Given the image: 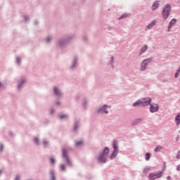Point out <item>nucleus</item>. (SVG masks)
<instances>
[{"label":"nucleus","mask_w":180,"mask_h":180,"mask_svg":"<svg viewBox=\"0 0 180 180\" xmlns=\"http://www.w3.org/2000/svg\"><path fill=\"white\" fill-rule=\"evenodd\" d=\"M110 108L111 107L110 105L106 104L101 105L97 108V113H98V115H109V110H108V109Z\"/></svg>","instance_id":"7"},{"label":"nucleus","mask_w":180,"mask_h":180,"mask_svg":"<svg viewBox=\"0 0 180 180\" xmlns=\"http://www.w3.org/2000/svg\"><path fill=\"white\" fill-rule=\"evenodd\" d=\"M34 142L36 143L37 144H39V139L34 138Z\"/></svg>","instance_id":"27"},{"label":"nucleus","mask_w":180,"mask_h":180,"mask_svg":"<svg viewBox=\"0 0 180 180\" xmlns=\"http://www.w3.org/2000/svg\"><path fill=\"white\" fill-rule=\"evenodd\" d=\"M115 58L112 56L108 62V65H111L112 68H115Z\"/></svg>","instance_id":"15"},{"label":"nucleus","mask_w":180,"mask_h":180,"mask_svg":"<svg viewBox=\"0 0 180 180\" xmlns=\"http://www.w3.org/2000/svg\"><path fill=\"white\" fill-rule=\"evenodd\" d=\"M84 144V142L82 141H79L75 142L76 147H81Z\"/></svg>","instance_id":"21"},{"label":"nucleus","mask_w":180,"mask_h":180,"mask_svg":"<svg viewBox=\"0 0 180 180\" xmlns=\"http://www.w3.org/2000/svg\"><path fill=\"white\" fill-rule=\"evenodd\" d=\"M155 25H157V20H152L150 23L148 24V26L145 28V30H151V29H153V27H154Z\"/></svg>","instance_id":"12"},{"label":"nucleus","mask_w":180,"mask_h":180,"mask_svg":"<svg viewBox=\"0 0 180 180\" xmlns=\"http://www.w3.org/2000/svg\"><path fill=\"white\" fill-rule=\"evenodd\" d=\"M51 40V38L50 37L46 38L47 43H49V41H50Z\"/></svg>","instance_id":"32"},{"label":"nucleus","mask_w":180,"mask_h":180,"mask_svg":"<svg viewBox=\"0 0 180 180\" xmlns=\"http://www.w3.org/2000/svg\"><path fill=\"white\" fill-rule=\"evenodd\" d=\"M151 158V153H147L145 155V160L146 161H150V159Z\"/></svg>","instance_id":"20"},{"label":"nucleus","mask_w":180,"mask_h":180,"mask_svg":"<svg viewBox=\"0 0 180 180\" xmlns=\"http://www.w3.org/2000/svg\"><path fill=\"white\" fill-rule=\"evenodd\" d=\"M113 151L110 156V160H113L119 155V143L116 141L112 142Z\"/></svg>","instance_id":"4"},{"label":"nucleus","mask_w":180,"mask_h":180,"mask_svg":"<svg viewBox=\"0 0 180 180\" xmlns=\"http://www.w3.org/2000/svg\"><path fill=\"white\" fill-rule=\"evenodd\" d=\"M143 122V118H137L134 121L132 122V126H137V124H140Z\"/></svg>","instance_id":"14"},{"label":"nucleus","mask_w":180,"mask_h":180,"mask_svg":"<svg viewBox=\"0 0 180 180\" xmlns=\"http://www.w3.org/2000/svg\"><path fill=\"white\" fill-rule=\"evenodd\" d=\"M148 50V45L144 44L143 46L141 47L139 52V56H143V54L147 52Z\"/></svg>","instance_id":"10"},{"label":"nucleus","mask_w":180,"mask_h":180,"mask_svg":"<svg viewBox=\"0 0 180 180\" xmlns=\"http://www.w3.org/2000/svg\"><path fill=\"white\" fill-rule=\"evenodd\" d=\"M0 174H2V171L0 170Z\"/></svg>","instance_id":"39"},{"label":"nucleus","mask_w":180,"mask_h":180,"mask_svg":"<svg viewBox=\"0 0 180 180\" xmlns=\"http://www.w3.org/2000/svg\"><path fill=\"white\" fill-rule=\"evenodd\" d=\"M20 177H19V176H17L16 177H15V180H20Z\"/></svg>","instance_id":"34"},{"label":"nucleus","mask_w":180,"mask_h":180,"mask_svg":"<svg viewBox=\"0 0 180 180\" xmlns=\"http://www.w3.org/2000/svg\"><path fill=\"white\" fill-rule=\"evenodd\" d=\"M50 162H51V164H54V162H56V160H54V158H51Z\"/></svg>","instance_id":"25"},{"label":"nucleus","mask_w":180,"mask_h":180,"mask_svg":"<svg viewBox=\"0 0 180 180\" xmlns=\"http://www.w3.org/2000/svg\"><path fill=\"white\" fill-rule=\"evenodd\" d=\"M160 1H155L153 2V4H152V11H157V9H158V8H160Z\"/></svg>","instance_id":"11"},{"label":"nucleus","mask_w":180,"mask_h":180,"mask_svg":"<svg viewBox=\"0 0 180 180\" xmlns=\"http://www.w3.org/2000/svg\"><path fill=\"white\" fill-rule=\"evenodd\" d=\"M176 158L178 160H179V158H180V150L177 153V155H176Z\"/></svg>","instance_id":"30"},{"label":"nucleus","mask_w":180,"mask_h":180,"mask_svg":"<svg viewBox=\"0 0 180 180\" xmlns=\"http://www.w3.org/2000/svg\"><path fill=\"white\" fill-rule=\"evenodd\" d=\"M150 101H151V98L150 97L142 98L141 99H139L136 102L133 103L132 106L134 108H139L141 106L143 108H147V106L150 105Z\"/></svg>","instance_id":"2"},{"label":"nucleus","mask_w":180,"mask_h":180,"mask_svg":"<svg viewBox=\"0 0 180 180\" xmlns=\"http://www.w3.org/2000/svg\"><path fill=\"white\" fill-rule=\"evenodd\" d=\"M161 150H164V147L162 146H158L155 148L154 151H155V153H160V151H161Z\"/></svg>","instance_id":"18"},{"label":"nucleus","mask_w":180,"mask_h":180,"mask_svg":"<svg viewBox=\"0 0 180 180\" xmlns=\"http://www.w3.org/2000/svg\"><path fill=\"white\" fill-rule=\"evenodd\" d=\"M167 180H171V176H167Z\"/></svg>","instance_id":"36"},{"label":"nucleus","mask_w":180,"mask_h":180,"mask_svg":"<svg viewBox=\"0 0 180 180\" xmlns=\"http://www.w3.org/2000/svg\"><path fill=\"white\" fill-rule=\"evenodd\" d=\"M44 144L47 145V142H44Z\"/></svg>","instance_id":"37"},{"label":"nucleus","mask_w":180,"mask_h":180,"mask_svg":"<svg viewBox=\"0 0 180 180\" xmlns=\"http://www.w3.org/2000/svg\"><path fill=\"white\" fill-rule=\"evenodd\" d=\"M54 94L55 95H60V91H58V89L56 87L53 88Z\"/></svg>","instance_id":"22"},{"label":"nucleus","mask_w":180,"mask_h":180,"mask_svg":"<svg viewBox=\"0 0 180 180\" xmlns=\"http://www.w3.org/2000/svg\"><path fill=\"white\" fill-rule=\"evenodd\" d=\"M169 15H171V4H166L162 11V16L164 20H167V19H168L169 17Z\"/></svg>","instance_id":"3"},{"label":"nucleus","mask_w":180,"mask_h":180,"mask_svg":"<svg viewBox=\"0 0 180 180\" xmlns=\"http://www.w3.org/2000/svg\"><path fill=\"white\" fill-rule=\"evenodd\" d=\"M18 88H20V85L18 86Z\"/></svg>","instance_id":"40"},{"label":"nucleus","mask_w":180,"mask_h":180,"mask_svg":"<svg viewBox=\"0 0 180 180\" xmlns=\"http://www.w3.org/2000/svg\"><path fill=\"white\" fill-rule=\"evenodd\" d=\"M1 86H2V84H1V83H0V88H1Z\"/></svg>","instance_id":"38"},{"label":"nucleus","mask_w":180,"mask_h":180,"mask_svg":"<svg viewBox=\"0 0 180 180\" xmlns=\"http://www.w3.org/2000/svg\"><path fill=\"white\" fill-rule=\"evenodd\" d=\"M51 180H55V179H56V177L54 176V174H53V172H51Z\"/></svg>","instance_id":"29"},{"label":"nucleus","mask_w":180,"mask_h":180,"mask_svg":"<svg viewBox=\"0 0 180 180\" xmlns=\"http://www.w3.org/2000/svg\"><path fill=\"white\" fill-rule=\"evenodd\" d=\"M164 172L162 171H155L148 174L149 180H155L162 177Z\"/></svg>","instance_id":"6"},{"label":"nucleus","mask_w":180,"mask_h":180,"mask_svg":"<svg viewBox=\"0 0 180 180\" xmlns=\"http://www.w3.org/2000/svg\"><path fill=\"white\" fill-rule=\"evenodd\" d=\"M60 169H61V171H64L65 169V166H64V165H61Z\"/></svg>","instance_id":"28"},{"label":"nucleus","mask_w":180,"mask_h":180,"mask_svg":"<svg viewBox=\"0 0 180 180\" xmlns=\"http://www.w3.org/2000/svg\"><path fill=\"white\" fill-rule=\"evenodd\" d=\"M16 63H17L18 64H19V63H20V58H16Z\"/></svg>","instance_id":"31"},{"label":"nucleus","mask_w":180,"mask_h":180,"mask_svg":"<svg viewBox=\"0 0 180 180\" xmlns=\"http://www.w3.org/2000/svg\"><path fill=\"white\" fill-rule=\"evenodd\" d=\"M176 18H172L170 22H169V25L167 27V32H171V30L172 29V27H174V26H175L176 25Z\"/></svg>","instance_id":"9"},{"label":"nucleus","mask_w":180,"mask_h":180,"mask_svg":"<svg viewBox=\"0 0 180 180\" xmlns=\"http://www.w3.org/2000/svg\"><path fill=\"white\" fill-rule=\"evenodd\" d=\"M151 63H153V58H148L142 60L141 63L140 71L144 72L146 71V70H148V65H150Z\"/></svg>","instance_id":"5"},{"label":"nucleus","mask_w":180,"mask_h":180,"mask_svg":"<svg viewBox=\"0 0 180 180\" xmlns=\"http://www.w3.org/2000/svg\"><path fill=\"white\" fill-rule=\"evenodd\" d=\"M109 32H113L115 27H112V26H108L106 28Z\"/></svg>","instance_id":"23"},{"label":"nucleus","mask_w":180,"mask_h":180,"mask_svg":"<svg viewBox=\"0 0 180 180\" xmlns=\"http://www.w3.org/2000/svg\"><path fill=\"white\" fill-rule=\"evenodd\" d=\"M176 126H179L180 124V112L175 117Z\"/></svg>","instance_id":"16"},{"label":"nucleus","mask_w":180,"mask_h":180,"mask_svg":"<svg viewBox=\"0 0 180 180\" xmlns=\"http://www.w3.org/2000/svg\"><path fill=\"white\" fill-rule=\"evenodd\" d=\"M151 169V168L148 166H146L143 169V175H147L148 174V172Z\"/></svg>","instance_id":"17"},{"label":"nucleus","mask_w":180,"mask_h":180,"mask_svg":"<svg viewBox=\"0 0 180 180\" xmlns=\"http://www.w3.org/2000/svg\"><path fill=\"white\" fill-rule=\"evenodd\" d=\"M4 148V146L2 145H0V150L2 151V149Z\"/></svg>","instance_id":"35"},{"label":"nucleus","mask_w":180,"mask_h":180,"mask_svg":"<svg viewBox=\"0 0 180 180\" xmlns=\"http://www.w3.org/2000/svg\"><path fill=\"white\" fill-rule=\"evenodd\" d=\"M110 153V150L108 147H105L103 150H101L97 155L98 164H100V165L107 164V162L109 161Z\"/></svg>","instance_id":"1"},{"label":"nucleus","mask_w":180,"mask_h":180,"mask_svg":"<svg viewBox=\"0 0 180 180\" xmlns=\"http://www.w3.org/2000/svg\"><path fill=\"white\" fill-rule=\"evenodd\" d=\"M59 119H67V115H60Z\"/></svg>","instance_id":"24"},{"label":"nucleus","mask_w":180,"mask_h":180,"mask_svg":"<svg viewBox=\"0 0 180 180\" xmlns=\"http://www.w3.org/2000/svg\"><path fill=\"white\" fill-rule=\"evenodd\" d=\"M179 73H180L179 72L176 71L175 75H174V77L178 78V77H179Z\"/></svg>","instance_id":"26"},{"label":"nucleus","mask_w":180,"mask_h":180,"mask_svg":"<svg viewBox=\"0 0 180 180\" xmlns=\"http://www.w3.org/2000/svg\"><path fill=\"white\" fill-rule=\"evenodd\" d=\"M130 13H126L120 15V19H124L126 18H130Z\"/></svg>","instance_id":"19"},{"label":"nucleus","mask_w":180,"mask_h":180,"mask_svg":"<svg viewBox=\"0 0 180 180\" xmlns=\"http://www.w3.org/2000/svg\"><path fill=\"white\" fill-rule=\"evenodd\" d=\"M176 171H180V165L176 166Z\"/></svg>","instance_id":"33"},{"label":"nucleus","mask_w":180,"mask_h":180,"mask_svg":"<svg viewBox=\"0 0 180 180\" xmlns=\"http://www.w3.org/2000/svg\"><path fill=\"white\" fill-rule=\"evenodd\" d=\"M153 99L150 98V104H148V106H150L149 112H150V113H157V112L160 110V105L156 103H151Z\"/></svg>","instance_id":"8"},{"label":"nucleus","mask_w":180,"mask_h":180,"mask_svg":"<svg viewBox=\"0 0 180 180\" xmlns=\"http://www.w3.org/2000/svg\"><path fill=\"white\" fill-rule=\"evenodd\" d=\"M67 150H63V158L65 162V164H70V159H68V156L67 155Z\"/></svg>","instance_id":"13"}]
</instances>
